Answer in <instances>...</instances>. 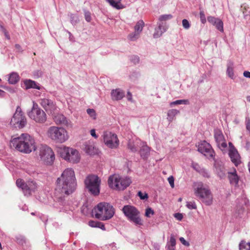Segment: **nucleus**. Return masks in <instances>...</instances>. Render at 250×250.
I'll return each mask as SVG.
<instances>
[{"instance_id":"nucleus-1","label":"nucleus","mask_w":250,"mask_h":250,"mask_svg":"<svg viewBox=\"0 0 250 250\" xmlns=\"http://www.w3.org/2000/svg\"><path fill=\"white\" fill-rule=\"evenodd\" d=\"M76 187V179L73 169L66 168L56 180L54 207L61 208L60 206H64L66 204L65 196L72 194Z\"/></svg>"},{"instance_id":"nucleus-2","label":"nucleus","mask_w":250,"mask_h":250,"mask_svg":"<svg viewBox=\"0 0 250 250\" xmlns=\"http://www.w3.org/2000/svg\"><path fill=\"white\" fill-rule=\"evenodd\" d=\"M10 146L25 154H29L36 149L34 139L27 133H22L19 137L12 138Z\"/></svg>"},{"instance_id":"nucleus-3","label":"nucleus","mask_w":250,"mask_h":250,"mask_svg":"<svg viewBox=\"0 0 250 250\" xmlns=\"http://www.w3.org/2000/svg\"><path fill=\"white\" fill-rule=\"evenodd\" d=\"M93 212L95 213L96 218L105 221L111 218L114 213V209L110 204L102 202L95 207Z\"/></svg>"},{"instance_id":"nucleus-4","label":"nucleus","mask_w":250,"mask_h":250,"mask_svg":"<svg viewBox=\"0 0 250 250\" xmlns=\"http://www.w3.org/2000/svg\"><path fill=\"white\" fill-rule=\"evenodd\" d=\"M194 193L206 205L209 206L212 204V196L208 186L201 182L194 183Z\"/></svg>"},{"instance_id":"nucleus-5","label":"nucleus","mask_w":250,"mask_h":250,"mask_svg":"<svg viewBox=\"0 0 250 250\" xmlns=\"http://www.w3.org/2000/svg\"><path fill=\"white\" fill-rule=\"evenodd\" d=\"M47 136L53 141L63 143L68 139V135L65 129L62 127L52 126L47 131Z\"/></svg>"},{"instance_id":"nucleus-6","label":"nucleus","mask_w":250,"mask_h":250,"mask_svg":"<svg viewBox=\"0 0 250 250\" xmlns=\"http://www.w3.org/2000/svg\"><path fill=\"white\" fill-rule=\"evenodd\" d=\"M131 183V179L127 177H122L118 175H113L108 178V184L109 187L114 189L124 190Z\"/></svg>"},{"instance_id":"nucleus-7","label":"nucleus","mask_w":250,"mask_h":250,"mask_svg":"<svg viewBox=\"0 0 250 250\" xmlns=\"http://www.w3.org/2000/svg\"><path fill=\"white\" fill-rule=\"evenodd\" d=\"M101 179L96 175H88L85 180L84 184L88 192L94 196H97L100 192Z\"/></svg>"},{"instance_id":"nucleus-8","label":"nucleus","mask_w":250,"mask_h":250,"mask_svg":"<svg viewBox=\"0 0 250 250\" xmlns=\"http://www.w3.org/2000/svg\"><path fill=\"white\" fill-rule=\"evenodd\" d=\"M10 124L12 127L19 129L23 128L26 125V118L20 106L17 107Z\"/></svg>"},{"instance_id":"nucleus-9","label":"nucleus","mask_w":250,"mask_h":250,"mask_svg":"<svg viewBox=\"0 0 250 250\" xmlns=\"http://www.w3.org/2000/svg\"><path fill=\"white\" fill-rule=\"evenodd\" d=\"M123 212L128 220L136 225H142V221L140 217L139 211L134 207L130 205L125 206Z\"/></svg>"},{"instance_id":"nucleus-10","label":"nucleus","mask_w":250,"mask_h":250,"mask_svg":"<svg viewBox=\"0 0 250 250\" xmlns=\"http://www.w3.org/2000/svg\"><path fill=\"white\" fill-rule=\"evenodd\" d=\"M29 117L36 123L42 124L46 121V114L45 112L39 107L38 104L34 101L31 110L28 112Z\"/></svg>"},{"instance_id":"nucleus-11","label":"nucleus","mask_w":250,"mask_h":250,"mask_svg":"<svg viewBox=\"0 0 250 250\" xmlns=\"http://www.w3.org/2000/svg\"><path fill=\"white\" fill-rule=\"evenodd\" d=\"M40 156L47 165H52L55 160V154L52 149L47 146H42L40 147Z\"/></svg>"},{"instance_id":"nucleus-12","label":"nucleus","mask_w":250,"mask_h":250,"mask_svg":"<svg viewBox=\"0 0 250 250\" xmlns=\"http://www.w3.org/2000/svg\"><path fill=\"white\" fill-rule=\"evenodd\" d=\"M16 185L18 187L21 188L25 195H30L32 192H34L37 189V185L34 181H28L25 183L21 179H18L16 181Z\"/></svg>"},{"instance_id":"nucleus-13","label":"nucleus","mask_w":250,"mask_h":250,"mask_svg":"<svg viewBox=\"0 0 250 250\" xmlns=\"http://www.w3.org/2000/svg\"><path fill=\"white\" fill-rule=\"evenodd\" d=\"M104 142L107 147L112 149L117 148L119 145L117 135L108 131L104 133Z\"/></svg>"},{"instance_id":"nucleus-14","label":"nucleus","mask_w":250,"mask_h":250,"mask_svg":"<svg viewBox=\"0 0 250 250\" xmlns=\"http://www.w3.org/2000/svg\"><path fill=\"white\" fill-rule=\"evenodd\" d=\"M198 151L208 159L213 158L214 156V151L211 145L205 141L199 144Z\"/></svg>"},{"instance_id":"nucleus-15","label":"nucleus","mask_w":250,"mask_h":250,"mask_svg":"<svg viewBox=\"0 0 250 250\" xmlns=\"http://www.w3.org/2000/svg\"><path fill=\"white\" fill-rule=\"evenodd\" d=\"M40 104L48 113L53 115L57 110V107L56 104L51 100L41 99L40 100Z\"/></svg>"},{"instance_id":"nucleus-16","label":"nucleus","mask_w":250,"mask_h":250,"mask_svg":"<svg viewBox=\"0 0 250 250\" xmlns=\"http://www.w3.org/2000/svg\"><path fill=\"white\" fill-rule=\"evenodd\" d=\"M214 136L218 147L222 151L225 150L227 147V144L222 132L220 130H215Z\"/></svg>"},{"instance_id":"nucleus-17","label":"nucleus","mask_w":250,"mask_h":250,"mask_svg":"<svg viewBox=\"0 0 250 250\" xmlns=\"http://www.w3.org/2000/svg\"><path fill=\"white\" fill-rule=\"evenodd\" d=\"M65 150H63L64 156L67 157V155L69 152L71 153L70 158H68V161L72 163H77L80 161V156L79 151L74 148H66Z\"/></svg>"},{"instance_id":"nucleus-18","label":"nucleus","mask_w":250,"mask_h":250,"mask_svg":"<svg viewBox=\"0 0 250 250\" xmlns=\"http://www.w3.org/2000/svg\"><path fill=\"white\" fill-rule=\"evenodd\" d=\"M53 120L57 125L66 127H72L71 122L62 114H58L54 115Z\"/></svg>"},{"instance_id":"nucleus-19","label":"nucleus","mask_w":250,"mask_h":250,"mask_svg":"<svg viewBox=\"0 0 250 250\" xmlns=\"http://www.w3.org/2000/svg\"><path fill=\"white\" fill-rule=\"evenodd\" d=\"M157 25L158 26L154 29L153 35V37L155 39L160 37L168 29V26H165L162 22L161 23H157Z\"/></svg>"},{"instance_id":"nucleus-20","label":"nucleus","mask_w":250,"mask_h":250,"mask_svg":"<svg viewBox=\"0 0 250 250\" xmlns=\"http://www.w3.org/2000/svg\"><path fill=\"white\" fill-rule=\"evenodd\" d=\"M84 151L90 155H94L98 153V149L95 147L93 143L90 142L84 143Z\"/></svg>"},{"instance_id":"nucleus-21","label":"nucleus","mask_w":250,"mask_h":250,"mask_svg":"<svg viewBox=\"0 0 250 250\" xmlns=\"http://www.w3.org/2000/svg\"><path fill=\"white\" fill-rule=\"evenodd\" d=\"M125 96V93L120 88L113 89L111 92V97L113 101H120Z\"/></svg>"},{"instance_id":"nucleus-22","label":"nucleus","mask_w":250,"mask_h":250,"mask_svg":"<svg viewBox=\"0 0 250 250\" xmlns=\"http://www.w3.org/2000/svg\"><path fill=\"white\" fill-rule=\"evenodd\" d=\"M142 142L140 140L136 139L129 140L127 143V148L132 152H136L138 151V147L141 145Z\"/></svg>"},{"instance_id":"nucleus-23","label":"nucleus","mask_w":250,"mask_h":250,"mask_svg":"<svg viewBox=\"0 0 250 250\" xmlns=\"http://www.w3.org/2000/svg\"><path fill=\"white\" fill-rule=\"evenodd\" d=\"M229 155L231 162L236 166H237L240 163V156L236 149L233 151H229Z\"/></svg>"},{"instance_id":"nucleus-24","label":"nucleus","mask_w":250,"mask_h":250,"mask_svg":"<svg viewBox=\"0 0 250 250\" xmlns=\"http://www.w3.org/2000/svg\"><path fill=\"white\" fill-rule=\"evenodd\" d=\"M142 145L140 150V156L143 159H146L150 154V148L146 144L142 142Z\"/></svg>"},{"instance_id":"nucleus-25","label":"nucleus","mask_w":250,"mask_h":250,"mask_svg":"<svg viewBox=\"0 0 250 250\" xmlns=\"http://www.w3.org/2000/svg\"><path fill=\"white\" fill-rule=\"evenodd\" d=\"M228 177L229 179L230 184L231 185L237 186L238 184L239 179L237 175L236 170L234 169L233 172H228Z\"/></svg>"},{"instance_id":"nucleus-26","label":"nucleus","mask_w":250,"mask_h":250,"mask_svg":"<svg viewBox=\"0 0 250 250\" xmlns=\"http://www.w3.org/2000/svg\"><path fill=\"white\" fill-rule=\"evenodd\" d=\"M234 68V64L233 62L229 61L227 63V74L229 77L231 78V79L234 80L235 79V76L233 72Z\"/></svg>"},{"instance_id":"nucleus-27","label":"nucleus","mask_w":250,"mask_h":250,"mask_svg":"<svg viewBox=\"0 0 250 250\" xmlns=\"http://www.w3.org/2000/svg\"><path fill=\"white\" fill-rule=\"evenodd\" d=\"M88 225L92 228H100L103 230H105L104 224L99 221L90 220L88 222Z\"/></svg>"},{"instance_id":"nucleus-28","label":"nucleus","mask_w":250,"mask_h":250,"mask_svg":"<svg viewBox=\"0 0 250 250\" xmlns=\"http://www.w3.org/2000/svg\"><path fill=\"white\" fill-rule=\"evenodd\" d=\"M20 80V77L18 74L16 72H12L9 74L8 78V82L10 84H16Z\"/></svg>"},{"instance_id":"nucleus-29","label":"nucleus","mask_w":250,"mask_h":250,"mask_svg":"<svg viewBox=\"0 0 250 250\" xmlns=\"http://www.w3.org/2000/svg\"><path fill=\"white\" fill-rule=\"evenodd\" d=\"M24 84L26 89L35 88L40 89V86L35 81L31 80H27L24 82Z\"/></svg>"},{"instance_id":"nucleus-30","label":"nucleus","mask_w":250,"mask_h":250,"mask_svg":"<svg viewBox=\"0 0 250 250\" xmlns=\"http://www.w3.org/2000/svg\"><path fill=\"white\" fill-rule=\"evenodd\" d=\"M110 5L117 9H121L124 8V6L121 4V0H106Z\"/></svg>"},{"instance_id":"nucleus-31","label":"nucleus","mask_w":250,"mask_h":250,"mask_svg":"<svg viewBox=\"0 0 250 250\" xmlns=\"http://www.w3.org/2000/svg\"><path fill=\"white\" fill-rule=\"evenodd\" d=\"M173 18L171 14H164L161 15L158 19L159 22L158 23H161L162 22L165 24V26H168L166 21L171 20Z\"/></svg>"},{"instance_id":"nucleus-32","label":"nucleus","mask_w":250,"mask_h":250,"mask_svg":"<svg viewBox=\"0 0 250 250\" xmlns=\"http://www.w3.org/2000/svg\"><path fill=\"white\" fill-rule=\"evenodd\" d=\"M241 11L243 12L244 19H248L250 18V8L248 5H242L241 6Z\"/></svg>"},{"instance_id":"nucleus-33","label":"nucleus","mask_w":250,"mask_h":250,"mask_svg":"<svg viewBox=\"0 0 250 250\" xmlns=\"http://www.w3.org/2000/svg\"><path fill=\"white\" fill-rule=\"evenodd\" d=\"M226 172L224 167L220 166L216 167V173L220 179H223L226 177Z\"/></svg>"},{"instance_id":"nucleus-34","label":"nucleus","mask_w":250,"mask_h":250,"mask_svg":"<svg viewBox=\"0 0 250 250\" xmlns=\"http://www.w3.org/2000/svg\"><path fill=\"white\" fill-rule=\"evenodd\" d=\"M179 113V111L175 109L169 110L167 112V119L169 122H172L176 115Z\"/></svg>"},{"instance_id":"nucleus-35","label":"nucleus","mask_w":250,"mask_h":250,"mask_svg":"<svg viewBox=\"0 0 250 250\" xmlns=\"http://www.w3.org/2000/svg\"><path fill=\"white\" fill-rule=\"evenodd\" d=\"M66 148H71V147H67L65 146H62L58 148V152L59 153L61 157L64 159L66 161H68V158H70L71 156V153L69 152L68 154L67 155V157H65V156H63V154L62 152H63V150L64 149H66Z\"/></svg>"},{"instance_id":"nucleus-36","label":"nucleus","mask_w":250,"mask_h":250,"mask_svg":"<svg viewBox=\"0 0 250 250\" xmlns=\"http://www.w3.org/2000/svg\"><path fill=\"white\" fill-rule=\"evenodd\" d=\"M144 25H145V23L143 21H142V20L139 21L136 23V24L134 27L135 31H136V32H138L141 33L143 30Z\"/></svg>"},{"instance_id":"nucleus-37","label":"nucleus","mask_w":250,"mask_h":250,"mask_svg":"<svg viewBox=\"0 0 250 250\" xmlns=\"http://www.w3.org/2000/svg\"><path fill=\"white\" fill-rule=\"evenodd\" d=\"M250 242L247 243L244 240H242L239 245V250H247L250 248Z\"/></svg>"},{"instance_id":"nucleus-38","label":"nucleus","mask_w":250,"mask_h":250,"mask_svg":"<svg viewBox=\"0 0 250 250\" xmlns=\"http://www.w3.org/2000/svg\"><path fill=\"white\" fill-rule=\"evenodd\" d=\"M15 240L17 243L23 245L25 243V238L23 235L18 234L15 236Z\"/></svg>"},{"instance_id":"nucleus-39","label":"nucleus","mask_w":250,"mask_h":250,"mask_svg":"<svg viewBox=\"0 0 250 250\" xmlns=\"http://www.w3.org/2000/svg\"><path fill=\"white\" fill-rule=\"evenodd\" d=\"M69 16L70 18V22L73 25H76L79 21V19L78 15L70 14Z\"/></svg>"},{"instance_id":"nucleus-40","label":"nucleus","mask_w":250,"mask_h":250,"mask_svg":"<svg viewBox=\"0 0 250 250\" xmlns=\"http://www.w3.org/2000/svg\"><path fill=\"white\" fill-rule=\"evenodd\" d=\"M140 34V33L135 31V32L130 34L128 35V38L130 41H134L139 38Z\"/></svg>"},{"instance_id":"nucleus-41","label":"nucleus","mask_w":250,"mask_h":250,"mask_svg":"<svg viewBox=\"0 0 250 250\" xmlns=\"http://www.w3.org/2000/svg\"><path fill=\"white\" fill-rule=\"evenodd\" d=\"M217 22L215 25V27L217 30L220 31L221 32H224V27H223V22L220 19H218L217 21Z\"/></svg>"},{"instance_id":"nucleus-42","label":"nucleus","mask_w":250,"mask_h":250,"mask_svg":"<svg viewBox=\"0 0 250 250\" xmlns=\"http://www.w3.org/2000/svg\"><path fill=\"white\" fill-rule=\"evenodd\" d=\"M186 207L189 209H196L197 206L194 201H188L186 202Z\"/></svg>"},{"instance_id":"nucleus-43","label":"nucleus","mask_w":250,"mask_h":250,"mask_svg":"<svg viewBox=\"0 0 250 250\" xmlns=\"http://www.w3.org/2000/svg\"><path fill=\"white\" fill-rule=\"evenodd\" d=\"M188 103V101L187 100H178L170 103V104L171 106H172L174 105H178L181 104H186Z\"/></svg>"},{"instance_id":"nucleus-44","label":"nucleus","mask_w":250,"mask_h":250,"mask_svg":"<svg viewBox=\"0 0 250 250\" xmlns=\"http://www.w3.org/2000/svg\"><path fill=\"white\" fill-rule=\"evenodd\" d=\"M218 18H215L213 16H208L207 18V20L208 22L215 26L216 23L218 22Z\"/></svg>"},{"instance_id":"nucleus-45","label":"nucleus","mask_w":250,"mask_h":250,"mask_svg":"<svg viewBox=\"0 0 250 250\" xmlns=\"http://www.w3.org/2000/svg\"><path fill=\"white\" fill-rule=\"evenodd\" d=\"M198 173L205 178H209L210 177L209 173L204 168H203Z\"/></svg>"},{"instance_id":"nucleus-46","label":"nucleus","mask_w":250,"mask_h":250,"mask_svg":"<svg viewBox=\"0 0 250 250\" xmlns=\"http://www.w3.org/2000/svg\"><path fill=\"white\" fill-rule=\"evenodd\" d=\"M87 113L93 119L96 118V114L94 109L88 108L86 110Z\"/></svg>"},{"instance_id":"nucleus-47","label":"nucleus","mask_w":250,"mask_h":250,"mask_svg":"<svg viewBox=\"0 0 250 250\" xmlns=\"http://www.w3.org/2000/svg\"><path fill=\"white\" fill-rule=\"evenodd\" d=\"M169 243L170 244V245H168V246L175 248L176 245V239L173 234H171L170 235Z\"/></svg>"},{"instance_id":"nucleus-48","label":"nucleus","mask_w":250,"mask_h":250,"mask_svg":"<svg viewBox=\"0 0 250 250\" xmlns=\"http://www.w3.org/2000/svg\"><path fill=\"white\" fill-rule=\"evenodd\" d=\"M130 60L132 62L136 64L139 62L140 59L138 56L132 55L130 57Z\"/></svg>"},{"instance_id":"nucleus-49","label":"nucleus","mask_w":250,"mask_h":250,"mask_svg":"<svg viewBox=\"0 0 250 250\" xmlns=\"http://www.w3.org/2000/svg\"><path fill=\"white\" fill-rule=\"evenodd\" d=\"M182 25L185 29H188L190 27V23L187 19L182 20Z\"/></svg>"},{"instance_id":"nucleus-50","label":"nucleus","mask_w":250,"mask_h":250,"mask_svg":"<svg viewBox=\"0 0 250 250\" xmlns=\"http://www.w3.org/2000/svg\"><path fill=\"white\" fill-rule=\"evenodd\" d=\"M84 18L86 21L90 22L91 20V13L88 11L84 10Z\"/></svg>"},{"instance_id":"nucleus-51","label":"nucleus","mask_w":250,"mask_h":250,"mask_svg":"<svg viewBox=\"0 0 250 250\" xmlns=\"http://www.w3.org/2000/svg\"><path fill=\"white\" fill-rule=\"evenodd\" d=\"M154 214V212L151 208H148L146 209V212H145V215L147 217H150V215H153Z\"/></svg>"},{"instance_id":"nucleus-52","label":"nucleus","mask_w":250,"mask_h":250,"mask_svg":"<svg viewBox=\"0 0 250 250\" xmlns=\"http://www.w3.org/2000/svg\"><path fill=\"white\" fill-rule=\"evenodd\" d=\"M138 195L139 196L140 198L142 200L147 199L148 197V195L146 193H143L141 191H139L138 192Z\"/></svg>"},{"instance_id":"nucleus-53","label":"nucleus","mask_w":250,"mask_h":250,"mask_svg":"<svg viewBox=\"0 0 250 250\" xmlns=\"http://www.w3.org/2000/svg\"><path fill=\"white\" fill-rule=\"evenodd\" d=\"M192 167L198 172L203 168V167H201L198 164L195 163H193L192 164Z\"/></svg>"},{"instance_id":"nucleus-54","label":"nucleus","mask_w":250,"mask_h":250,"mask_svg":"<svg viewBox=\"0 0 250 250\" xmlns=\"http://www.w3.org/2000/svg\"><path fill=\"white\" fill-rule=\"evenodd\" d=\"M200 18L202 23H205L206 22V18L204 12L203 11L200 12Z\"/></svg>"},{"instance_id":"nucleus-55","label":"nucleus","mask_w":250,"mask_h":250,"mask_svg":"<svg viewBox=\"0 0 250 250\" xmlns=\"http://www.w3.org/2000/svg\"><path fill=\"white\" fill-rule=\"evenodd\" d=\"M174 217L179 221H181L183 218V215L180 213H176L174 214Z\"/></svg>"},{"instance_id":"nucleus-56","label":"nucleus","mask_w":250,"mask_h":250,"mask_svg":"<svg viewBox=\"0 0 250 250\" xmlns=\"http://www.w3.org/2000/svg\"><path fill=\"white\" fill-rule=\"evenodd\" d=\"M168 181L172 188L174 186V179L173 176H170L168 178Z\"/></svg>"},{"instance_id":"nucleus-57","label":"nucleus","mask_w":250,"mask_h":250,"mask_svg":"<svg viewBox=\"0 0 250 250\" xmlns=\"http://www.w3.org/2000/svg\"><path fill=\"white\" fill-rule=\"evenodd\" d=\"M180 241L182 243L183 245L186 246H189V243L187 242L183 237H180Z\"/></svg>"},{"instance_id":"nucleus-58","label":"nucleus","mask_w":250,"mask_h":250,"mask_svg":"<svg viewBox=\"0 0 250 250\" xmlns=\"http://www.w3.org/2000/svg\"><path fill=\"white\" fill-rule=\"evenodd\" d=\"M15 48L16 49L17 51L18 52H22V49L21 46L19 44H16L15 45Z\"/></svg>"},{"instance_id":"nucleus-59","label":"nucleus","mask_w":250,"mask_h":250,"mask_svg":"<svg viewBox=\"0 0 250 250\" xmlns=\"http://www.w3.org/2000/svg\"><path fill=\"white\" fill-rule=\"evenodd\" d=\"M90 134L92 137L96 139L98 138V136L96 135L95 130L94 129H92L90 130Z\"/></svg>"},{"instance_id":"nucleus-60","label":"nucleus","mask_w":250,"mask_h":250,"mask_svg":"<svg viewBox=\"0 0 250 250\" xmlns=\"http://www.w3.org/2000/svg\"><path fill=\"white\" fill-rule=\"evenodd\" d=\"M229 151H231V150L233 151V150H235L236 149L235 148V147L233 145L232 143L229 142Z\"/></svg>"},{"instance_id":"nucleus-61","label":"nucleus","mask_w":250,"mask_h":250,"mask_svg":"<svg viewBox=\"0 0 250 250\" xmlns=\"http://www.w3.org/2000/svg\"><path fill=\"white\" fill-rule=\"evenodd\" d=\"M243 75L246 78H250V72L245 71L244 72Z\"/></svg>"},{"instance_id":"nucleus-62","label":"nucleus","mask_w":250,"mask_h":250,"mask_svg":"<svg viewBox=\"0 0 250 250\" xmlns=\"http://www.w3.org/2000/svg\"><path fill=\"white\" fill-rule=\"evenodd\" d=\"M127 98L128 101H131L132 94L129 91H128L127 93Z\"/></svg>"},{"instance_id":"nucleus-63","label":"nucleus","mask_w":250,"mask_h":250,"mask_svg":"<svg viewBox=\"0 0 250 250\" xmlns=\"http://www.w3.org/2000/svg\"><path fill=\"white\" fill-rule=\"evenodd\" d=\"M42 75V72L40 71H38L37 72H35L34 73V76H37V77H40Z\"/></svg>"},{"instance_id":"nucleus-64","label":"nucleus","mask_w":250,"mask_h":250,"mask_svg":"<svg viewBox=\"0 0 250 250\" xmlns=\"http://www.w3.org/2000/svg\"><path fill=\"white\" fill-rule=\"evenodd\" d=\"M3 33L4 34V36L6 37V38L8 40H10V37L9 35L8 34V32L7 31H6L5 32H3Z\"/></svg>"}]
</instances>
